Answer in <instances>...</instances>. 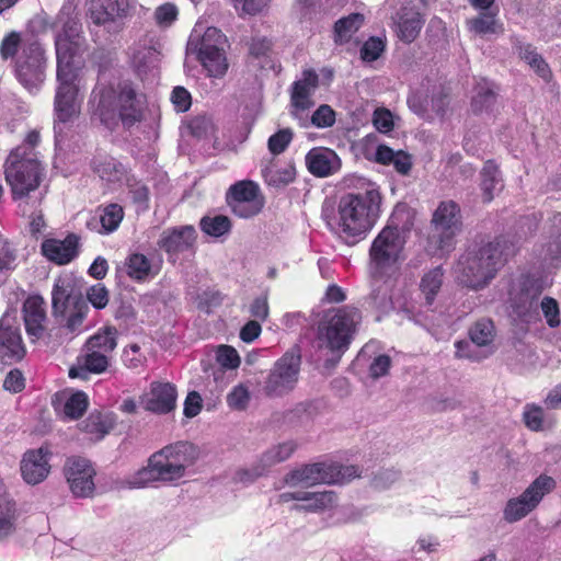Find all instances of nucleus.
<instances>
[{
    "instance_id": "412c9836",
    "label": "nucleus",
    "mask_w": 561,
    "mask_h": 561,
    "mask_svg": "<svg viewBox=\"0 0 561 561\" xmlns=\"http://www.w3.org/2000/svg\"><path fill=\"white\" fill-rule=\"evenodd\" d=\"M226 36L216 27L204 28L196 24L188 37L186 54L195 57L204 56L215 49L225 48Z\"/></svg>"
},
{
    "instance_id": "c756f323",
    "label": "nucleus",
    "mask_w": 561,
    "mask_h": 561,
    "mask_svg": "<svg viewBox=\"0 0 561 561\" xmlns=\"http://www.w3.org/2000/svg\"><path fill=\"white\" fill-rule=\"evenodd\" d=\"M124 268L129 278L142 283L153 278L158 272L151 261L142 253H130L124 263Z\"/></svg>"
},
{
    "instance_id": "393cba45",
    "label": "nucleus",
    "mask_w": 561,
    "mask_h": 561,
    "mask_svg": "<svg viewBox=\"0 0 561 561\" xmlns=\"http://www.w3.org/2000/svg\"><path fill=\"white\" fill-rule=\"evenodd\" d=\"M127 8L125 0H92L89 15L94 24L108 26L115 23L116 19L126 15Z\"/></svg>"
},
{
    "instance_id": "a878e982",
    "label": "nucleus",
    "mask_w": 561,
    "mask_h": 561,
    "mask_svg": "<svg viewBox=\"0 0 561 561\" xmlns=\"http://www.w3.org/2000/svg\"><path fill=\"white\" fill-rule=\"evenodd\" d=\"M308 170L317 176H329L341 168L339 156L328 148H313L306 156Z\"/></svg>"
},
{
    "instance_id": "8fccbe9b",
    "label": "nucleus",
    "mask_w": 561,
    "mask_h": 561,
    "mask_svg": "<svg viewBox=\"0 0 561 561\" xmlns=\"http://www.w3.org/2000/svg\"><path fill=\"white\" fill-rule=\"evenodd\" d=\"M251 400L250 388L247 383L234 386L227 394V404L231 410L243 411Z\"/></svg>"
},
{
    "instance_id": "39448f33",
    "label": "nucleus",
    "mask_w": 561,
    "mask_h": 561,
    "mask_svg": "<svg viewBox=\"0 0 561 561\" xmlns=\"http://www.w3.org/2000/svg\"><path fill=\"white\" fill-rule=\"evenodd\" d=\"M514 253V243L504 237L468 250L457 264L460 282L472 289L485 287Z\"/></svg>"
},
{
    "instance_id": "bb28decb",
    "label": "nucleus",
    "mask_w": 561,
    "mask_h": 561,
    "mask_svg": "<svg viewBox=\"0 0 561 561\" xmlns=\"http://www.w3.org/2000/svg\"><path fill=\"white\" fill-rule=\"evenodd\" d=\"M85 353L77 358V363L69 369L70 378L88 379L90 374H102L108 367V355L94 350H84Z\"/></svg>"
},
{
    "instance_id": "338daca9",
    "label": "nucleus",
    "mask_w": 561,
    "mask_h": 561,
    "mask_svg": "<svg viewBox=\"0 0 561 561\" xmlns=\"http://www.w3.org/2000/svg\"><path fill=\"white\" fill-rule=\"evenodd\" d=\"M171 101L178 112H186L192 104L190 92L183 87H176L171 94Z\"/></svg>"
},
{
    "instance_id": "5701e85b",
    "label": "nucleus",
    "mask_w": 561,
    "mask_h": 561,
    "mask_svg": "<svg viewBox=\"0 0 561 561\" xmlns=\"http://www.w3.org/2000/svg\"><path fill=\"white\" fill-rule=\"evenodd\" d=\"M196 241V230L193 226H183L164 230L158 241L160 249L164 250L171 260L179 254L191 251Z\"/></svg>"
},
{
    "instance_id": "473e14b6",
    "label": "nucleus",
    "mask_w": 561,
    "mask_h": 561,
    "mask_svg": "<svg viewBox=\"0 0 561 561\" xmlns=\"http://www.w3.org/2000/svg\"><path fill=\"white\" fill-rule=\"evenodd\" d=\"M375 161L383 165H393L397 172L407 175L411 168V157L402 150L394 151L390 147L379 145L375 152Z\"/></svg>"
},
{
    "instance_id": "f03ea898",
    "label": "nucleus",
    "mask_w": 561,
    "mask_h": 561,
    "mask_svg": "<svg viewBox=\"0 0 561 561\" xmlns=\"http://www.w3.org/2000/svg\"><path fill=\"white\" fill-rule=\"evenodd\" d=\"M199 458V449L188 440L170 443L154 451L147 465L122 481V488L141 489L151 483L174 484L187 476Z\"/></svg>"
},
{
    "instance_id": "5fc2aeb1",
    "label": "nucleus",
    "mask_w": 561,
    "mask_h": 561,
    "mask_svg": "<svg viewBox=\"0 0 561 561\" xmlns=\"http://www.w3.org/2000/svg\"><path fill=\"white\" fill-rule=\"evenodd\" d=\"M178 7L171 2L159 5L153 13L154 21L162 28L170 27L178 19Z\"/></svg>"
},
{
    "instance_id": "de8ad7c7",
    "label": "nucleus",
    "mask_w": 561,
    "mask_h": 561,
    "mask_svg": "<svg viewBox=\"0 0 561 561\" xmlns=\"http://www.w3.org/2000/svg\"><path fill=\"white\" fill-rule=\"evenodd\" d=\"M124 218V209L118 204H110L105 206L100 216L102 233H112L119 227Z\"/></svg>"
},
{
    "instance_id": "0eeeda50",
    "label": "nucleus",
    "mask_w": 561,
    "mask_h": 561,
    "mask_svg": "<svg viewBox=\"0 0 561 561\" xmlns=\"http://www.w3.org/2000/svg\"><path fill=\"white\" fill-rule=\"evenodd\" d=\"M360 316L355 308L344 307L328 313L318 327L319 346L345 352L351 344Z\"/></svg>"
},
{
    "instance_id": "c85d7f7f",
    "label": "nucleus",
    "mask_w": 561,
    "mask_h": 561,
    "mask_svg": "<svg viewBox=\"0 0 561 561\" xmlns=\"http://www.w3.org/2000/svg\"><path fill=\"white\" fill-rule=\"evenodd\" d=\"M116 425V415L113 412H91L88 419L81 424V430L100 440L107 435Z\"/></svg>"
},
{
    "instance_id": "e433bc0d",
    "label": "nucleus",
    "mask_w": 561,
    "mask_h": 561,
    "mask_svg": "<svg viewBox=\"0 0 561 561\" xmlns=\"http://www.w3.org/2000/svg\"><path fill=\"white\" fill-rule=\"evenodd\" d=\"M117 335L116 328L104 327L85 342L84 350H94L108 355L117 346Z\"/></svg>"
},
{
    "instance_id": "b1692460",
    "label": "nucleus",
    "mask_w": 561,
    "mask_h": 561,
    "mask_svg": "<svg viewBox=\"0 0 561 561\" xmlns=\"http://www.w3.org/2000/svg\"><path fill=\"white\" fill-rule=\"evenodd\" d=\"M79 239L69 234L64 240L46 239L42 243L43 255L59 265L68 264L78 255Z\"/></svg>"
},
{
    "instance_id": "4468645a",
    "label": "nucleus",
    "mask_w": 561,
    "mask_h": 561,
    "mask_svg": "<svg viewBox=\"0 0 561 561\" xmlns=\"http://www.w3.org/2000/svg\"><path fill=\"white\" fill-rule=\"evenodd\" d=\"M301 356L297 347L286 352L274 365L264 386L268 396H283L293 390L298 381Z\"/></svg>"
},
{
    "instance_id": "f257e3e1",
    "label": "nucleus",
    "mask_w": 561,
    "mask_h": 561,
    "mask_svg": "<svg viewBox=\"0 0 561 561\" xmlns=\"http://www.w3.org/2000/svg\"><path fill=\"white\" fill-rule=\"evenodd\" d=\"M58 20L64 23V26L55 38L58 84L54 100V129L57 135H61L81 112L83 95L78 57L83 47V38L81 25L76 19L64 21L60 15Z\"/></svg>"
},
{
    "instance_id": "6e6d98bb",
    "label": "nucleus",
    "mask_w": 561,
    "mask_h": 561,
    "mask_svg": "<svg viewBox=\"0 0 561 561\" xmlns=\"http://www.w3.org/2000/svg\"><path fill=\"white\" fill-rule=\"evenodd\" d=\"M291 139L293 133L289 128L280 129L268 138V150L272 154H279L286 150Z\"/></svg>"
},
{
    "instance_id": "13d9d810",
    "label": "nucleus",
    "mask_w": 561,
    "mask_h": 561,
    "mask_svg": "<svg viewBox=\"0 0 561 561\" xmlns=\"http://www.w3.org/2000/svg\"><path fill=\"white\" fill-rule=\"evenodd\" d=\"M523 58L538 73L539 77H541L546 81L550 79V69L540 55H538L534 50H530L529 48H526Z\"/></svg>"
},
{
    "instance_id": "2eb2a0df",
    "label": "nucleus",
    "mask_w": 561,
    "mask_h": 561,
    "mask_svg": "<svg viewBox=\"0 0 561 561\" xmlns=\"http://www.w3.org/2000/svg\"><path fill=\"white\" fill-rule=\"evenodd\" d=\"M226 198L231 211L240 218L253 217L264 206L260 187L252 181H240L231 185Z\"/></svg>"
},
{
    "instance_id": "f704fd0d",
    "label": "nucleus",
    "mask_w": 561,
    "mask_h": 561,
    "mask_svg": "<svg viewBox=\"0 0 561 561\" xmlns=\"http://www.w3.org/2000/svg\"><path fill=\"white\" fill-rule=\"evenodd\" d=\"M364 23L365 16L360 13H351L341 18L334 24V43L337 45L350 43Z\"/></svg>"
},
{
    "instance_id": "ddd939ff",
    "label": "nucleus",
    "mask_w": 561,
    "mask_h": 561,
    "mask_svg": "<svg viewBox=\"0 0 561 561\" xmlns=\"http://www.w3.org/2000/svg\"><path fill=\"white\" fill-rule=\"evenodd\" d=\"M432 224L431 242L442 252H449L454 248L456 234L461 229L459 206L453 201L442 202L433 215Z\"/></svg>"
},
{
    "instance_id": "58836bf2",
    "label": "nucleus",
    "mask_w": 561,
    "mask_h": 561,
    "mask_svg": "<svg viewBox=\"0 0 561 561\" xmlns=\"http://www.w3.org/2000/svg\"><path fill=\"white\" fill-rule=\"evenodd\" d=\"M497 11H482L477 16L468 20L470 32L484 36L502 32V25L496 19Z\"/></svg>"
},
{
    "instance_id": "2f4dec72",
    "label": "nucleus",
    "mask_w": 561,
    "mask_h": 561,
    "mask_svg": "<svg viewBox=\"0 0 561 561\" xmlns=\"http://www.w3.org/2000/svg\"><path fill=\"white\" fill-rule=\"evenodd\" d=\"M130 65L140 78L152 71L158 62V51L152 47L137 44L129 51Z\"/></svg>"
},
{
    "instance_id": "a19ab883",
    "label": "nucleus",
    "mask_w": 561,
    "mask_h": 561,
    "mask_svg": "<svg viewBox=\"0 0 561 561\" xmlns=\"http://www.w3.org/2000/svg\"><path fill=\"white\" fill-rule=\"evenodd\" d=\"M262 175L270 186L280 187L289 184L295 179L293 167L278 168L273 161H270L262 168Z\"/></svg>"
},
{
    "instance_id": "a18cd8bd",
    "label": "nucleus",
    "mask_w": 561,
    "mask_h": 561,
    "mask_svg": "<svg viewBox=\"0 0 561 561\" xmlns=\"http://www.w3.org/2000/svg\"><path fill=\"white\" fill-rule=\"evenodd\" d=\"M469 335L477 346H489L495 336L494 324L490 319H481L471 327Z\"/></svg>"
},
{
    "instance_id": "6e6552de",
    "label": "nucleus",
    "mask_w": 561,
    "mask_h": 561,
    "mask_svg": "<svg viewBox=\"0 0 561 561\" xmlns=\"http://www.w3.org/2000/svg\"><path fill=\"white\" fill-rule=\"evenodd\" d=\"M51 305L55 317H61L66 328L78 331L88 312L89 306L77 290L76 282L70 276H60L55 280L51 291Z\"/></svg>"
},
{
    "instance_id": "c9c22d12",
    "label": "nucleus",
    "mask_w": 561,
    "mask_h": 561,
    "mask_svg": "<svg viewBox=\"0 0 561 561\" xmlns=\"http://www.w3.org/2000/svg\"><path fill=\"white\" fill-rule=\"evenodd\" d=\"M480 187L485 203H490L503 187L500 171L491 161H488L481 171Z\"/></svg>"
},
{
    "instance_id": "bf43d9fd",
    "label": "nucleus",
    "mask_w": 561,
    "mask_h": 561,
    "mask_svg": "<svg viewBox=\"0 0 561 561\" xmlns=\"http://www.w3.org/2000/svg\"><path fill=\"white\" fill-rule=\"evenodd\" d=\"M232 3L242 14L255 15L266 10L271 0H232Z\"/></svg>"
},
{
    "instance_id": "9b49d317",
    "label": "nucleus",
    "mask_w": 561,
    "mask_h": 561,
    "mask_svg": "<svg viewBox=\"0 0 561 561\" xmlns=\"http://www.w3.org/2000/svg\"><path fill=\"white\" fill-rule=\"evenodd\" d=\"M556 488L553 478L540 474L519 495L508 499L503 507V519L514 524L534 512L542 501Z\"/></svg>"
},
{
    "instance_id": "a211bd4d",
    "label": "nucleus",
    "mask_w": 561,
    "mask_h": 561,
    "mask_svg": "<svg viewBox=\"0 0 561 561\" xmlns=\"http://www.w3.org/2000/svg\"><path fill=\"white\" fill-rule=\"evenodd\" d=\"M22 314L25 332L32 342L44 340L49 335V321L43 297L28 296L23 302Z\"/></svg>"
},
{
    "instance_id": "9d476101",
    "label": "nucleus",
    "mask_w": 561,
    "mask_h": 561,
    "mask_svg": "<svg viewBox=\"0 0 561 561\" xmlns=\"http://www.w3.org/2000/svg\"><path fill=\"white\" fill-rule=\"evenodd\" d=\"M357 477L359 470L356 466L316 462L289 471L284 482L290 488H310L317 484L347 483Z\"/></svg>"
},
{
    "instance_id": "72a5a7b5",
    "label": "nucleus",
    "mask_w": 561,
    "mask_h": 561,
    "mask_svg": "<svg viewBox=\"0 0 561 561\" xmlns=\"http://www.w3.org/2000/svg\"><path fill=\"white\" fill-rule=\"evenodd\" d=\"M375 161L383 165H393L397 172L407 175L411 168V157L402 150L394 151L390 147L379 145L375 152Z\"/></svg>"
},
{
    "instance_id": "20e7f679",
    "label": "nucleus",
    "mask_w": 561,
    "mask_h": 561,
    "mask_svg": "<svg viewBox=\"0 0 561 561\" xmlns=\"http://www.w3.org/2000/svg\"><path fill=\"white\" fill-rule=\"evenodd\" d=\"M381 195L374 183L364 192L348 193L341 197L337 207V236L347 244H355L373 228L380 215Z\"/></svg>"
},
{
    "instance_id": "4d7b16f0",
    "label": "nucleus",
    "mask_w": 561,
    "mask_h": 561,
    "mask_svg": "<svg viewBox=\"0 0 561 561\" xmlns=\"http://www.w3.org/2000/svg\"><path fill=\"white\" fill-rule=\"evenodd\" d=\"M217 362L227 369H234L240 365L238 352L229 345H220L216 352Z\"/></svg>"
},
{
    "instance_id": "7ed1b4c3",
    "label": "nucleus",
    "mask_w": 561,
    "mask_h": 561,
    "mask_svg": "<svg viewBox=\"0 0 561 561\" xmlns=\"http://www.w3.org/2000/svg\"><path fill=\"white\" fill-rule=\"evenodd\" d=\"M91 103L95 104L94 115L108 128H114L118 121L124 127H131L144 118L146 96L138 92L130 83L112 85H98L91 95Z\"/></svg>"
},
{
    "instance_id": "603ef678",
    "label": "nucleus",
    "mask_w": 561,
    "mask_h": 561,
    "mask_svg": "<svg viewBox=\"0 0 561 561\" xmlns=\"http://www.w3.org/2000/svg\"><path fill=\"white\" fill-rule=\"evenodd\" d=\"M495 94L488 82L479 84L477 94L472 99V110L476 113H481L491 107L494 103Z\"/></svg>"
},
{
    "instance_id": "cd10ccee",
    "label": "nucleus",
    "mask_w": 561,
    "mask_h": 561,
    "mask_svg": "<svg viewBox=\"0 0 561 561\" xmlns=\"http://www.w3.org/2000/svg\"><path fill=\"white\" fill-rule=\"evenodd\" d=\"M339 499L333 491L307 492L302 503L294 506L296 511L308 513H323L337 506Z\"/></svg>"
},
{
    "instance_id": "4be33fe9",
    "label": "nucleus",
    "mask_w": 561,
    "mask_h": 561,
    "mask_svg": "<svg viewBox=\"0 0 561 561\" xmlns=\"http://www.w3.org/2000/svg\"><path fill=\"white\" fill-rule=\"evenodd\" d=\"M178 392L170 382L154 381L150 390L141 397L145 409L158 414H165L175 409Z\"/></svg>"
},
{
    "instance_id": "1a4fd4ad",
    "label": "nucleus",
    "mask_w": 561,
    "mask_h": 561,
    "mask_svg": "<svg viewBox=\"0 0 561 561\" xmlns=\"http://www.w3.org/2000/svg\"><path fill=\"white\" fill-rule=\"evenodd\" d=\"M42 168L36 152L25 147L15 148L5 162V180L14 198H22L36 190L41 181Z\"/></svg>"
},
{
    "instance_id": "49530a36",
    "label": "nucleus",
    "mask_w": 561,
    "mask_h": 561,
    "mask_svg": "<svg viewBox=\"0 0 561 561\" xmlns=\"http://www.w3.org/2000/svg\"><path fill=\"white\" fill-rule=\"evenodd\" d=\"M89 407V398L83 391L70 393L64 403V415L70 420H77L83 415Z\"/></svg>"
},
{
    "instance_id": "09e8293b",
    "label": "nucleus",
    "mask_w": 561,
    "mask_h": 561,
    "mask_svg": "<svg viewBox=\"0 0 561 561\" xmlns=\"http://www.w3.org/2000/svg\"><path fill=\"white\" fill-rule=\"evenodd\" d=\"M523 421L526 427L534 432L546 428L545 411L536 404H526L523 411Z\"/></svg>"
},
{
    "instance_id": "f3484780",
    "label": "nucleus",
    "mask_w": 561,
    "mask_h": 561,
    "mask_svg": "<svg viewBox=\"0 0 561 561\" xmlns=\"http://www.w3.org/2000/svg\"><path fill=\"white\" fill-rule=\"evenodd\" d=\"M65 476L71 493L76 497H91L95 490V470L84 458L73 457L67 460Z\"/></svg>"
},
{
    "instance_id": "37998d69",
    "label": "nucleus",
    "mask_w": 561,
    "mask_h": 561,
    "mask_svg": "<svg viewBox=\"0 0 561 561\" xmlns=\"http://www.w3.org/2000/svg\"><path fill=\"white\" fill-rule=\"evenodd\" d=\"M443 276L444 272L442 267H435L425 273L422 277L420 289L427 305H432L436 295L438 294L443 285Z\"/></svg>"
},
{
    "instance_id": "dca6fc26",
    "label": "nucleus",
    "mask_w": 561,
    "mask_h": 561,
    "mask_svg": "<svg viewBox=\"0 0 561 561\" xmlns=\"http://www.w3.org/2000/svg\"><path fill=\"white\" fill-rule=\"evenodd\" d=\"M297 445L293 440L284 442L272 446L261 455L251 468L241 469L237 472L236 479L243 483H250L264 476L273 466L287 460L296 450Z\"/></svg>"
},
{
    "instance_id": "3c124183",
    "label": "nucleus",
    "mask_w": 561,
    "mask_h": 561,
    "mask_svg": "<svg viewBox=\"0 0 561 561\" xmlns=\"http://www.w3.org/2000/svg\"><path fill=\"white\" fill-rule=\"evenodd\" d=\"M201 228L209 236L220 237L230 230L231 224L227 216L218 215L203 218L201 220Z\"/></svg>"
},
{
    "instance_id": "f8f14e48",
    "label": "nucleus",
    "mask_w": 561,
    "mask_h": 561,
    "mask_svg": "<svg viewBox=\"0 0 561 561\" xmlns=\"http://www.w3.org/2000/svg\"><path fill=\"white\" fill-rule=\"evenodd\" d=\"M46 59L41 44L36 41L23 43L15 61L19 81L30 91L35 92L45 79Z\"/></svg>"
},
{
    "instance_id": "69168bd1",
    "label": "nucleus",
    "mask_w": 561,
    "mask_h": 561,
    "mask_svg": "<svg viewBox=\"0 0 561 561\" xmlns=\"http://www.w3.org/2000/svg\"><path fill=\"white\" fill-rule=\"evenodd\" d=\"M203 408V399L197 391H191L187 393L184 401L183 414L187 419L195 417L199 414Z\"/></svg>"
},
{
    "instance_id": "052dcab7",
    "label": "nucleus",
    "mask_w": 561,
    "mask_h": 561,
    "mask_svg": "<svg viewBox=\"0 0 561 561\" xmlns=\"http://www.w3.org/2000/svg\"><path fill=\"white\" fill-rule=\"evenodd\" d=\"M541 311L549 327L556 328L560 324V311L557 300L545 297L540 304Z\"/></svg>"
},
{
    "instance_id": "6ab92c4d",
    "label": "nucleus",
    "mask_w": 561,
    "mask_h": 561,
    "mask_svg": "<svg viewBox=\"0 0 561 561\" xmlns=\"http://www.w3.org/2000/svg\"><path fill=\"white\" fill-rule=\"evenodd\" d=\"M24 354L25 347L15 317L7 312L0 319V362L11 364L22 359Z\"/></svg>"
},
{
    "instance_id": "864d4df0",
    "label": "nucleus",
    "mask_w": 561,
    "mask_h": 561,
    "mask_svg": "<svg viewBox=\"0 0 561 561\" xmlns=\"http://www.w3.org/2000/svg\"><path fill=\"white\" fill-rule=\"evenodd\" d=\"M386 48V43L381 37H369L360 48V58L365 62L377 60Z\"/></svg>"
},
{
    "instance_id": "680f3d73",
    "label": "nucleus",
    "mask_w": 561,
    "mask_h": 561,
    "mask_svg": "<svg viewBox=\"0 0 561 561\" xmlns=\"http://www.w3.org/2000/svg\"><path fill=\"white\" fill-rule=\"evenodd\" d=\"M188 128L194 136L201 138L206 137L214 131V124L208 116L199 115L190 122Z\"/></svg>"
},
{
    "instance_id": "0e129e2a",
    "label": "nucleus",
    "mask_w": 561,
    "mask_h": 561,
    "mask_svg": "<svg viewBox=\"0 0 561 561\" xmlns=\"http://www.w3.org/2000/svg\"><path fill=\"white\" fill-rule=\"evenodd\" d=\"M312 124L320 128L330 127L335 122V113L329 105H321L311 117Z\"/></svg>"
},
{
    "instance_id": "ea45409f",
    "label": "nucleus",
    "mask_w": 561,
    "mask_h": 561,
    "mask_svg": "<svg viewBox=\"0 0 561 561\" xmlns=\"http://www.w3.org/2000/svg\"><path fill=\"white\" fill-rule=\"evenodd\" d=\"M539 256L550 263L561 260V219L551 228L540 245Z\"/></svg>"
},
{
    "instance_id": "7c9ffc66",
    "label": "nucleus",
    "mask_w": 561,
    "mask_h": 561,
    "mask_svg": "<svg viewBox=\"0 0 561 561\" xmlns=\"http://www.w3.org/2000/svg\"><path fill=\"white\" fill-rule=\"evenodd\" d=\"M16 507L0 480V540L12 535L16 528Z\"/></svg>"
},
{
    "instance_id": "79ce46f5",
    "label": "nucleus",
    "mask_w": 561,
    "mask_h": 561,
    "mask_svg": "<svg viewBox=\"0 0 561 561\" xmlns=\"http://www.w3.org/2000/svg\"><path fill=\"white\" fill-rule=\"evenodd\" d=\"M196 59L208 71V75L214 78H221L228 70V62L225 55V48L215 49L214 51L204 56L196 57Z\"/></svg>"
},
{
    "instance_id": "c03bdc74",
    "label": "nucleus",
    "mask_w": 561,
    "mask_h": 561,
    "mask_svg": "<svg viewBox=\"0 0 561 561\" xmlns=\"http://www.w3.org/2000/svg\"><path fill=\"white\" fill-rule=\"evenodd\" d=\"M423 21L419 13L401 16L398 22V37L404 43H412L422 28Z\"/></svg>"
},
{
    "instance_id": "774afa93",
    "label": "nucleus",
    "mask_w": 561,
    "mask_h": 561,
    "mask_svg": "<svg viewBox=\"0 0 561 561\" xmlns=\"http://www.w3.org/2000/svg\"><path fill=\"white\" fill-rule=\"evenodd\" d=\"M21 39L16 32H12L7 35L0 45V55L3 59L13 57L18 53Z\"/></svg>"
},
{
    "instance_id": "e2e57ef3",
    "label": "nucleus",
    "mask_w": 561,
    "mask_h": 561,
    "mask_svg": "<svg viewBox=\"0 0 561 561\" xmlns=\"http://www.w3.org/2000/svg\"><path fill=\"white\" fill-rule=\"evenodd\" d=\"M87 298L96 309H103L108 304V291L102 284L90 287L87 291Z\"/></svg>"
},
{
    "instance_id": "423d86ee",
    "label": "nucleus",
    "mask_w": 561,
    "mask_h": 561,
    "mask_svg": "<svg viewBox=\"0 0 561 561\" xmlns=\"http://www.w3.org/2000/svg\"><path fill=\"white\" fill-rule=\"evenodd\" d=\"M405 238L402 231L387 225L375 237L368 254V271L374 278H380L394 272L403 261Z\"/></svg>"
},
{
    "instance_id": "aec40b11",
    "label": "nucleus",
    "mask_w": 561,
    "mask_h": 561,
    "mask_svg": "<svg viewBox=\"0 0 561 561\" xmlns=\"http://www.w3.org/2000/svg\"><path fill=\"white\" fill-rule=\"evenodd\" d=\"M20 470L23 480L31 485L43 482L49 474V451L47 448L39 447L24 453Z\"/></svg>"
},
{
    "instance_id": "4c0bfd02",
    "label": "nucleus",
    "mask_w": 561,
    "mask_h": 561,
    "mask_svg": "<svg viewBox=\"0 0 561 561\" xmlns=\"http://www.w3.org/2000/svg\"><path fill=\"white\" fill-rule=\"evenodd\" d=\"M93 169L100 179L107 183L119 182L126 173L124 165L111 157L95 159Z\"/></svg>"
}]
</instances>
